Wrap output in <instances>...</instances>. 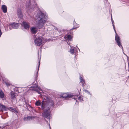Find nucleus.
Segmentation results:
<instances>
[{
  "label": "nucleus",
  "instance_id": "nucleus-23",
  "mask_svg": "<svg viewBox=\"0 0 129 129\" xmlns=\"http://www.w3.org/2000/svg\"><path fill=\"white\" fill-rule=\"evenodd\" d=\"M84 91L85 92H87V91L86 90H84Z\"/></svg>",
  "mask_w": 129,
  "mask_h": 129
},
{
  "label": "nucleus",
  "instance_id": "nucleus-21",
  "mask_svg": "<svg viewBox=\"0 0 129 129\" xmlns=\"http://www.w3.org/2000/svg\"><path fill=\"white\" fill-rule=\"evenodd\" d=\"M80 81L81 82L82 81V82H84V80H83V78L81 77H80Z\"/></svg>",
  "mask_w": 129,
  "mask_h": 129
},
{
  "label": "nucleus",
  "instance_id": "nucleus-5",
  "mask_svg": "<svg viewBox=\"0 0 129 129\" xmlns=\"http://www.w3.org/2000/svg\"><path fill=\"white\" fill-rule=\"evenodd\" d=\"M19 25L17 23H14L12 24H10L9 25V27L11 29L13 28L15 29L19 27Z\"/></svg>",
  "mask_w": 129,
  "mask_h": 129
},
{
  "label": "nucleus",
  "instance_id": "nucleus-3",
  "mask_svg": "<svg viewBox=\"0 0 129 129\" xmlns=\"http://www.w3.org/2000/svg\"><path fill=\"white\" fill-rule=\"evenodd\" d=\"M111 19H112V24H113V28L114 29V31H115V33H116V36H115V40H116V42H117V43L118 45L120 47H122V46H121V44H120V41L119 37H118V35L116 33V30H115V27H114V24H113V22H114V21H112V16H111Z\"/></svg>",
  "mask_w": 129,
  "mask_h": 129
},
{
  "label": "nucleus",
  "instance_id": "nucleus-10",
  "mask_svg": "<svg viewBox=\"0 0 129 129\" xmlns=\"http://www.w3.org/2000/svg\"><path fill=\"white\" fill-rule=\"evenodd\" d=\"M11 95L12 101L13 102L15 101L16 99L15 97L16 95L12 91H11Z\"/></svg>",
  "mask_w": 129,
  "mask_h": 129
},
{
  "label": "nucleus",
  "instance_id": "nucleus-27",
  "mask_svg": "<svg viewBox=\"0 0 129 129\" xmlns=\"http://www.w3.org/2000/svg\"><path fill=\"white\" fill-rule=\"evenodd\" d=\"M50 129H51V128H50Z\"/></svg>",
  "mask_w": 129,
  "mask_h": 129
},
{
  "label": "nucleus",
  "instance_id": "nucleus-18",
  "mask_svg": "<svg viewBox=\"0 0 129 129\" xmlns=\"http://www.w3.org/2000/svg\"><path fill=\"white\" fill-rule=\"evenodd\" d=\"M9 109L10 111H16V109L15 108H13L12 107H10L9 108Z\"/></svg>",
  "mask_w": 129,
  "mask_h": 129
},
{
  "label": "nucleus",
  "instance_id": "nucleus-7",
  "mask_svg": "<svg viewBox=\"0 0 129 129\" xmlns=\"http://www.w3.org/2000/svg\"><path fill=\"white\" fill-rule=\"evenodd\" d=\"M30 90H34L37 91L40 90H41V89L38 87L36 85H35L34 86H31L30 88Z\"/></svg>",
  "mask_w": 129,
  "mask_h": 129
},
{
  "label": "nucleus",
  "instance_id": "nucleus-14",
  "mask_svg": "<svg viewBox=\"0 0 129 129\" xmlns=\"http://www.w3.org/2000/svg\"><path fill=\"white\" fill-rule=\"evenodd\" d=\"M0 108L2 109V111L6 110L7 109L5 106L2 105H0Z\"/></svg>",
  "mask_w": 129,
  "mask_h": 129
},
{
  "label": "nucleus",
  "instance_id": "nucleus-22",
  "mask_svg": "<svg viewBox=\"0 0 129 129\" xmlns=\"http://www.w3.org/2000/svg\"><path fill=\"white\" fill-rule=\"evenodd\" d=\"M40 61H39V65H38V70H39V66H40Z\"/></svg>",
  "mask_w": 129,
  "mask_h": 129
},
{
  "label": "nucleus",
  "instance_id": "nucleus-8",
  "mask_svg": "<svg viewBox=\"0 0 129 129\" xmlns=\"http://www.w3.org/2000/svg\"><path fill=\"white\" fill-rule=\"evenodd\" d=\"M22 25L23 26L25 29L28 30L30 27L29 24L28 22H24L22 23Z\"/></svg>",
  "mask_w": 129,
  "mask_h": 129
},
{
  "label": "nucleus",
  "instance_id": "nucleus-17",
  "mask_svg": "<svg viewBox=\"0 0 129 129\" xmlns=\"http://www.w3.org/2000/svg\"><path fill=\"white\" fill-rule=\"evenodd\" d=\"M41 104V102L39 101H37L35 103L36 105L37 106H39Z\"/></svg>",
  "mask_w": 129,
  "mask_h": 129
},
{
  "label": "nucleus",
  "instance_id": "nucleus-19",
  "mask_svg": "<svg viewBox=\"0 0 129 129\" xmlns=\"http://www.w3.org/2000/svg\"><path fill=\"white\" fill-rule=\"evenodd\" d=\"M45 102L43 101L41 107L42 109H44L45 108Z\"/></svg>",
  "mask_w": 129,
  "mask_h": 129
},
{
  "label": "nucleus",
  "instance_id": "nucleus-24",
  "mask_svg": "<svg viewBox=\"0 0 129 129\" xmlns=\"http://www.w3.org/2000/svg\"><path fill=\"white\" fill-rule=\"evenodd\" d=\"M6 84L7 86H8V84H7V83H6Z\"/></svg>",
  "mask_w": 129,
  "mask_h": 129
},
{
  "label": "nucleus",
  "instance_id": "nucleus-2",
  "mask_svg": "<svg viewBox=\"0 0 129 129\" xmlns=\"http://www.w3.org/2000/svg\"><path fill=\"white\" fill-rule=\"evenodd\" d=\"M47 41V40L42 37L36 38L35 40V44L37 46H40L42 43Z\"/></svg>",
  "mask_w": 129,
  "mask_h": 129
},
{
  "label": "nucleus",
  "instance_id": "nucleus-11",
  "mask_svg": "<svg viewBox=\"0 0 129 129\" xmlns=\"http://www.w3.org/2000/svg\"><path fill=\"white\" fill-rule=\"evenodd\" d=\"M2 9L4 13H6L7 12V8L6 5H2Z\"/></svg>",
  "mask_w": 129,
  "mask_h": 129
},
{
  "label": "nucleus",
  "instance_id": "nucleus-6",
  "mask_svg": "<svg viewBox=\"0 0 129 129\" xmlns=\"http://www.w3.org/2000/svg\"><path fill=\"white\" fill-rule=\"evenodd\" d=\"M60 96L63 98H70L72 97L73 95L71 94H68V93H63L61 94Z\"/></svg>",
  "mask_w": 129,
  "mask_h": 129
},
{
  "label": "nucleus",
  "instance_id": "nucleus-26",
  "mask_svg": "<svg viewBox=\"0 0 129 129\" xmlns=\"http://www.w3.org/2000/svg\"><path fill=\"white\" fill-rule=\"evenodd\" d=\"M20 15H21V12L20 13Z\"/></svg>",
  "mask_w": 129,
  "mask_h": 129
},
{
  "label": "nucleus",
  "instance_id": "nucleus-25",
  "mask_svg": "<svg viewBox=\"0 0 129 129\" xmlns=\"http://www.w3.org/2000/svg\"><path fill=\"white\" fill-rule=\"evenodd\" d=\"M38 93H39L40 94V92H39Z\"/></svg>",
  "mask_w": 129,
  "mask_h": 129
},
{
  "label": "nucleus",
  "instance_id": "nucleus-16",
  "mask_svg": "<svg viewBox=\"0 0 129 129\" xmlns=\"http://www.w3.org/2000/svg\"><path fill=\"white\" fill-rule=\"evenodd\" d=\"M75 98H74V99H76L77 98H78V100L80 101H81L82 100V98L80 96L78 97V95H75Z\"/></svg>",
  "mask_w": 129,
  "mask_h": 129
},
{
  "label": "nucleus",
  "instance_id": "nucleus-9",
  "mask_svg": "<svg viewBox=\"0 0 129 129\" xmlns=\"http://www.w3.org/2000/svg\"><path fill=\"white\" fill-rule=\"evenodd\" d=\"M30 29L31 33L34 34L36 33L38 30V29L36 27H31L30 28Z\"/></svg>",
  "mask_w": 129,
  "mask_h": 129
},
{
  "label": "nucleus",
  "instance_id": "nucleus-12",
  "mask_svg": "<svg viewBox=\"0 0 129 129\" xmlns=\"http://www.w3.org/2000/svg\"><path fill=\"white\" fill-rule=\"evenodd\" d=\"M5 94L3 92L2 90H0V98H4Z\"/></svg>",
  "mask_w": 129,
  "mask_h": 129
},
{
  "label": "nucleus",
  "instance_id": "nucleus-13",
  "mask_svg": "<svg viewBox=\"0 0 129 129\" xmlns=\"http://www.w3.org/2000/svg\"><path fill=\"white\" fill-rule=\"evenodd\" d=\"M65 37L69 41H71L72 39L71 36L70 35H68L65 36Z\"/></svg>",
  "mask_w": 129,
  "mask_h": 129
},
{
  "label": "nucleus",
  "instance_id": "nucleus-4",
  "mask_svg": "<svg viewBox=\"0 0 129 129\" xmlns=\"http://www.w3.org/2000/svg\"><path fill=\"white\" fill-rule=\"evenodd\" d=\"M42 115L44 117L47 119H49L51 116L49 111L48 110L45 111L44 113H42Z\"/></svg>",
  "mask_w": 129,
  "mask_h": 129
},
{
  "label": "nucleus",
  "instance_id": "nucleus-20",
  "mask_svg": "<svg viewBox=\"0 0 129 129\" xmlns=\"http://www.w3.org/2000/svg\"><path fill=\"white\" fill-rule=\"evenodd\" d=\"M30 5V3H29L28 4V6H27V5H26V8L28 12L29 11L28 10L30 9V7H29Z\"/></svg>",
  "mask_w": 129,
  "mask_h": 129
},
{
  "label": "nucleus",
  "instance_id": "nucleus-15",
  "mask_svg": "<svg viewBox=\"0 0 129 129\" xmlns=\"http://www.w3.org/2000/svg\"><path fill=\"white\" fill-rule=\"evenodd\" d=\"M70 47H71V49H70V51L71 53H74V47H73L72 46H70Z\"/></svg>",
  "mask_w": 129,
  "mask_h": 129
},
{
  "label": "nucleus",
  "instance_id": "nucleus-1",
  "mask_svg": "<svg viewBox=\"0 0 129 129\" xmlns=\"http://www.w3.org/2000/svg\"><path fill=\"white\" fill-rule=\"evenodd\" d=\"M38 20L37 26L39 28L42 27L46 22V15L40 12L38 15Z\"/></svg>",
  "mask_w": 129,
  "mask_h": 129
}]
</instances>
